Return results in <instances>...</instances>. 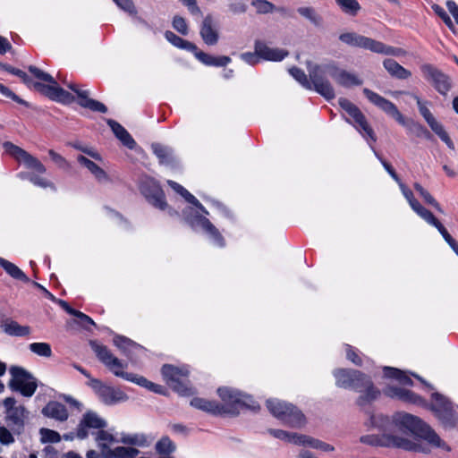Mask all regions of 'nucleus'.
<instances>
[{
  "mask_svg": "<svg viewBox=\"0 0 458 458\" xmlns=\"http://www.w3.org/2000/svg\"><path fill=\"white\" fill-rule=\"evenodd\" d=\"M217 394L224 402L223 404L216 401L195 397L191 401V405L212 415L230 414L235 416L240 413L242 408L252 411L259 409V405L251 396L243 394L238 390L229 387H219Z\"/></svg>",
  "mask_w": 458,
  "mask_h": 458,
  "instance_id": "nucleus-1",
  "label": "nucleus"
},
{
  "mask_svg": "<svg viewBox=\"0 0 458 458\" xmlns=\"http://www.w3.org/2000/svg\"><path fill=\"white\" fill-rule=\"evenodd\" d=\"M335 385L338 387L352 389L361 393L357 399V404L363 406L377 398L380 392L377 390L370 377L363 372L351 369H336L333 371Z\"/></svg>",
  "mask_w": 458,
  "mask_h": 458,
  "instance_id": "nucleus-2",
  "label": "nucleus"
},
{
  "mask_svg": "<svg viewBox=\"0 0 458 458\" xmlns=\"http://www.w3.org/2000/svg\"><path fill=\"white\" fill-rule=\"evenodd\" d=\"M392 421L394 426L403 434L413 436L415 439H424L437 447L450 450L437 434L417 416L399 411L393 415Z\"/></svg>",
  "mask_w": 458,
  "mask_h": 458,
  "instance_id": "nucleus-3",
  "label": "nucleus"
},
{
  "mask_svg": "<svg viewBox=\"0 0 458 458\" xmlns=\"http://www.w3.org/2000/svg\"><path fill=\"white\" fill-rule=\"evenodd\" d=\"M309 77L300 68H289V73L306 89H314L326 99L335 98V89L329 81L325 78L324 64H315L312 62H307Z\"/></svg>",
  "mask_w": 458,
  "mask_h": 458,
  "instance_id": "nucleus-4",
  "label": "nucleus"
},
{
  "mask_svg": "<svg viewBox=\"0 0 458 458\" xmlns=\"http://www.w3.org/2000/svg\"><path fill=\"white\" fill-rule=\"evenodd\" d=\"M363 93L369 102L380 108L386 114L393 117L411 133H414L418 137H425L428 140L432 138L431 133L421 124L411 119H405L393 102L367 88L363 89Z\"/></svg>",
  "mask_w": 458,
  "mask_h": 458,
  "instance_id": "nucleus-5",
  "label": "nucleus"
},
{
  "mask_svg": "<svg viewBox=\"0 0 458 458\" xmlns=\"http://www.w3.org/2000/svg\"><path fill=\"white\" fill-rule=\"evenodd\" d=\"M91 349L96 353L98 359L107 367L116 377H120L127 381L133 382L142 387L148 389L151 381H148L142 376H138L132 373L123 372L122 369L124 368L121 360L114 357L106 345L100 344L96 341L90 342Z\"/></svg>",
  "mask_w": 458,
  "mask_h": 458,
  "instance_id": "nucleus-6",
  "label": "nucleus"
},
{
  "mask_svg": "<svg viewBox=\"0 0 458 458\" xmlns=\"http://www.w3.org/2000/svg\"><path fill=\"white\" fill-rule=\"evenodd\" d=\"M341 42L354 47L369 49L376 54L400 56L407 53L403 48L387 46L380 41L360 35L356 32H346L339 36Z\"/></svg>",
  "mask_w": 458,
  "mask_h": 458,
  "instance_id": "nucleus-7",
  "label": "nucleus"
},
{
  "mask_svg": "<svg viewBox=\"0 0 458 458\" xmlns=\"http://www.w3.org/2000/svg\"><path fill=\"white\" fill-rule=\"evenodd\" d=\"M267 407L275 417L291 427L299 428L305 422L302 412L292 403L277 399H269L267 401Z\"/></svg>",
  "mask_w": 458,
  "mask_h": 458,
  "instance_id": "nucleus-8",
  "label": "nucleus"
},
{
  "mask_svg": "<svg viewBox=\"0 0 458 458\" xmlns=\"http://www.w3.org/2000/svg\"><path fill=\"white\" fill-rule=\"evenodd\" d=\"M12 378L9 387L21 393L25 397L32 396L38 387L37 380L31 373L21 367L13 366L10 369Z\"/></svg>",
  "mask_w": 458,
  "mask_h": 458,
  "instance_id": "nucleus-9",
  "label": "nucleus"
},
{
  "mask_svg": "<svg viewBox=\"0 0 458 458\" xmlns=\"http://www.w3.org/2000/svg\"><path fill=\"white\" fill-rule=\"evenodd\" d=\"M161 373L166 384L182 395L191 394V388L187 386L189 371L185 368H178L174 365L165 364Z\"/></svg>",
  "mask_w": 458,
  "mask_h": 458,
  "instance_id": "nucleus-10",
  "label": "nucleus"
},
{
  "mask_svg": "<svg viewBox=\"0 0 458 458\" xmlns=\"http://www.w3.org/2000/svg\"><path fill=\"white\" fill-rule=\"evenodd\" d=\"M432 399L433 403L430 409L443 426L445 428H454L458 418L452 403L439 393H434Z\"/></svg>",
  "mask_w": 458,
  "mask_h": 458,
  "instance_id": "nucleus-11",
  "label": "nucleus"
},
{
  "mask_svg": "<svg viewBox=\"0 0 458 458\" xmlns=\"http://www.w3.org/2000/svg\"><path fill=\"white\" fill-rule=\"evenodd\" d=\"M87 385L92 388L99 400L106 405H113L127 400V395L119 389L104 384L98 378H90Z\"/></svg>",
  "mask_w": 458,
  "mask_h": 458,
  "instance_id": "nucleus-12",
  "label": "nucleus"
},
{
  "mask_svg": "<svg viewBox=\"0 0 458 458\" xmlns=\"http://www.w3.org/2000/svg\"><path fill=\"white\" fill-rule=\"evenodd\" d=\"M140 189V192L152 206L160 210H165L167 208L164 191L155 179L150 177L142 179Z\"/></svg>",
  "mask_w": 458,
  "mask_h": 458,
  "instance_id": "nucleus-13",
  "label": "nucleus"
},
{
  "mask_svg": "<svg viewBox=\"0 0 458 458\" xmlns=\"http://www.w3.org/2000/svg\"><path fill=\"white\" fill-rule=\"evenodd\" d=\"M420 70L424 79L428 81L439 94L445 96L451 89V79L437 67L430 64H423Z\"/></svg>",
  "mask_w": 458,
  "mask_h": 458,
  "instance_id": "nucleus-14",
  "label": "nucleus"
},
{
  "mask_svg": "<svg viewBox=\"0 0 458 458\" xmlns=\"http://www.w3.org/2000/svg\"><path fill=\"white\" fill-rule=\"evenodd\" d=\"M33 82V88L41 95L48 98L53 101H56L64 105L72 104L75 101L74 96L58 86L57 81L54 79V82Z\"/></svg>",
  "mask_w": 458,
  "mask_h": 458,
  "instance_id": "nucleus-15",
  "label": "nucleus"
},
{
  "mask_svg": "<svg viewBox=\"0 0 458 458\" xmlns=\"http://www.w3.org/2000/svg\"><path fill=\"white\" fill-rule=\"evenodd\" d=\"M339 106L344 110L357 123L358 130L365 137H369L373 142L377 140L372 128L368 123L365 115L350 100L341 98L338 100Z\"/></svg>",
  "mask_w": 458,
  "mask_h": 458,
  "instance_id": "nucleus-16",
  "label": "nucleus"
},
{
  "mask_svg": "<svg viewBox=\"0 0 458 458\" xmlns=\"http://www.w3.org/2000/svg\"><path fill=\"white\" fill-rule=\"evenodd\" d=\"M63 83L77 95V103L80 106L96 113L106 114L107 112V107L105 104L89 97V90L84 89L72 81L66 82L63 81Z\"/></svg>",
  "mask_w": 458,
  "mask_h": 458,
  "instance_id": "nucleus-17",
  "label": "nucleus"
},
{
  "mask_svg": "<svg viewBox=\"0 0 458 458\" xmlns=\"http://www.w3.org/2000/svg\"><path fill=\"white\" fill-rule=\"evenodd\" d=\"M324 71L325 78L330 76L336 83L344 88L360 86L363 83V81L356 74L337 67L333 62L325 64Z\"/></svg>",
  "mask_w": 458,
  "mask_h": 458,
  "instance_id": "nucleus-18",
  "label": "nucleus"
},
{
  "mask_svg": "<svg viewBox=\"0 0 458 458\" xmlns=\"http://www.w3.org/2000/svg\"><path fill=\"white\" fill-rule=\"evenodd\" d=\"M106 420L101 418L96 411H88L82 415L78 424L76 437L81 440L86 439L89 437V429L100 430L106 428Z\"/></svg>",
  "mask_w": 458,
  "mask_h": 458,
  "instance_id": "nucleus-19",
  "label": "nucleus"
},
{
  "mask_svg": "<svg viewBox=\"0 0 458 458\" xmlns=\"http://www.w3.org/2000/svg\"><path fill=\"white\" fill-rule=\"evenodd\" d=\"M29 411L23 405H19L17 409L5 411V422L14 435L20 436L24 432L25 420Z\"/></svg>",
  "mask_w": 458,
  "mask_h": 458,
  "instance_id": "nucleus-20",
  "label": "nucleus"
},
{
  "mask_svg": "<svg viewBox=\"0 0 458 458\" xmlns=\"http://www.w3.org/2000/svg\"><path fill=\"white\" fill-rule=\"evenodd\" d=\"M386 394L389 397L399 399L404 403H413L417 405L424 404V400L422 397L416 394L412 391L403 387L388 386L386 389Z\"/></svg>",
  "mask_w": 458,
  "mask_h": 458,
  "instance_id": "nucleus-21",
  "label": "nucleus"
},
{
  "mask_svg": "<svg viewBox=\"0 0 458 458\" xmlns=\"http://www.w3.org/2000/svg\"><path fill=\"white\" fill-rule=\"evenodd\" d=\"M289 55L284 49L270 48L265 43L257 40L254 53L246 52L241 57H286Z\"/></svg>",
  "mask_w": 458,
  "mask_h": 458,
  "instance_id": "nucleus-22",
  "label": "nucleus"
},
{
  "mask_svg": "<svg viewBox=\"0 0 458 458\" xmlns=\"http://www.w3.org/2000/svg\"><path fill=\"white\" fill-rule=\"evenodd\" d=\"M165 37L167 39V41L170 42L173 46L193 53L195 57H212L211 55H208L204 52L198 50V47L195 44L183 39L182 38L177 36L175 33L170 30L165 31Z\"/></svg>",
  "mask_w": 458,
  "mask_h": 458,
  "instance_id": "nucleus-23",
  "label": "nucleus"
},
{
  "mask_svg": "<svg viewBox=\"0 0 458 458\" xmlns=\"http://www.w3.org/2000/svg\"><path fill=\"white\" fill-rule=\"evenodd\" d=\"M199 33L207 45L213 46L217 43L219 34L217 30L214 27V21L211 14H208L203 19Z\"/></svg>",
  "mask_w": 458,
  "mask_h": 458,
  "instance_id": "nucleus-24",
  "label": "nucleus"
},
{
  "mask_svg": "<svg viewBox=\"0 0 458 458\" xmlns=\"http://www.w3.org/2000/svg\"><path fill=\"white\" fill-rule=\"evenodd\" d=\"M194 223L208 233L217 246L224 247L225 245V239L218 229L207 217L197 215L194 217Z\"/></svg>",
  "mask_w": 458,
  "mask_h": 458,
  "instance_id": "nucleus-25",
  "label": "nucleus"
},
{
  "mask_svg": "<svg viewBox=\"0 0 458 458\" xmlns=\"http://www.w3.org/2000/svg\"><path fill=\"white\" fill-rule=\"evenodd\" d=\"M42 414L58 421H65L69 417L68 411L63 403L55 401L49 402L43 409Z\"/></svg>",
  "mask_w": 458,
  "mask_h": 458,
  "instance_id": "nucleus-26",
  "label": "nucleus"
},
{
  "mask_svg": "<svg viewBox=\"0 0 458 458\" xmlns=\"http://www.w3.org/2000/svg\"><path fill=\"white\" fill-rule=\"evenodd\" d=\"M5 151L13 156L15 159L20 162H23L24 165L30 168L33 162L37 159L30 153L22 149L21 148L13 144L12 142L6 141L4 143Z\"/></svg>",
  "mask_w": 458,
  "mask_h": 458,
  "instance_id": "nucleus-27",
  "label": "nucleus"
},
{
  "mask_svg": "<svg viewBox=\"0 0 458 458\" xmlns=\"http://www.w3.org/2000/svg\"><path fill=\"white\" fill-rule=\"evenodd\" d=\"M400 190L411 206V209L420 216L422 219H424L427 216H428L431 212L424 208L415 198L412 191L403 182L399 184Z\"/></svg>",
  "mask_w": 458,
  "mask_h": 458,
  "instance_id": "nucleus-28",
  "label": "nucleus"
},
{
  "mask_svg": "<svg viewBox=\"0 0 458 458\" xmlns=\"http://www.w3.org/2000/svg\"><path fill=\"white\" fill-rule=\"evenodd\" d=\"M1 327L6 335L11 336L22 337L31 333V329L29 326H21L11 318L4 319L1 324Z\"/></svg>",
  "mask_w": 458,
  "mask_h": 458,
  "instance_id": "nucleus-29",
  "label": "nucleus"
},
{
  "mask_svg": "<svg viewBox=\"0 0 458 458\" xmlns=\"http://www.w3.org/2000/svg\"><path fill=\"white\" fill-rule=\"evenodd\" d=\"M107 124L114 133V135L123 142L124 146L130 149H133L136 146L135 140L130 135V133L123 127L119 123L114 120L108 119Z\"/></svg>",
  "mask_w": 458,
  "mask_h": 458,
  "instance_id": "nucleus-30",
  "label": "nucleus"
},
{
  "mask_svg": "<svg viewBox=\"0 0 458 458\" xmlns=\"http://www.w3.org/2000/svg\"><path fill=\"white\" fill-rule=\"evenodd\" d=\"M387 445L402 448L406 451H423L420 447V445L417 442L394 435H389L387 437Z\"/></svg>",
  "mask_w": 458,
  "mask_h": 458,
  "instance_id": "nucleus-31",
  "label": "nucleus"
},
{
  "mask_svg": "<svg viewBox=\"0 0 458 458\" xmlns=\"http://www.w3.org/2000/svg\"><path fill=\"white\" fill-rule=\"evenodd\" d=\"M151 148L160 164L170 165L174 162V155L171 148L159 143H153Z\"/></svg>",
  "mask_w": 458,
  "mask_h": 458,
  "instance_id": "nucleus-32",
  "label": "nucleus"
},
{
  "mask_svg": "<svg viewBox=\"0 0 458 458\" xmlns=\"http://www.w3.org/2000/svg\"><path fill=\"white\" fill-rule=\"evenodd\" d=\"M383 64L389 74L397 79L404 80L411 75V72L400 65L395 59H385Z\"/></svg>",
  "mask_w": 458,
  "mask_h": 458,
  "instance_id": "nucleus-33",
  "label": "nucleus"
},
{
  "mask_svg": "<svg viewBox=\"0 0 458 458\" xmlns=\"http://www.w3.org/2000/svg\"><path fill=\"white\" fill-rule=\"evenodd\" d=\"M77 160L81 165L85 166L99 182H103L107 179L106 173L93 161L81 155L77 157Z\"/></svg>",
  "mask_w": 458,
  "mask_h": 458,
  "instance_id": "nucleus-34",
  "label": "nucleus"
},
{
  "mask_svg": "<svg viewBox=\"0 0 458 458\" xmlns=\"http://www.w3.org/2000/svg\"><path fill=\"white\" fill-rule=\"evenodd\" d=\"M0 266L5 270L7 274H9L13 278L21 280L22 282L28 283L30 281L29 277L23 273L21 269H20L15 264L0 258Z\"/></svg>",
  "mask_w": 458,
  "mask_h": 458,
  "instance_id": "nucleus-35",
  "label": "nucleus"
},
{
  "mask_svg": "<svg viewBox=\"0 0 458 458\" xmlns=\"http://www.w3.org/2000/svg\"><path fill=\"white\" fill-rule=\"evenodd\" d=\"M384 374L386 377L394 378L399 383L405 386H412L413 382L411 377L406 375L404 371H402L396 368L393 367H384Z\"/></svg>",
  "mask_w": 458,
  "mask_h": 458,
  "instance_id": "nucleus-36",
  "label": "nucleus"
},
{
  "mask_svg": "<svg viewBox=\"0 0 458 458\" xmlns=\"http://www.w3.org/2000/svg\"><path fill=\"white\" fill-rule=\"evenodd\" d=\"M431 130L443 140L450 149H454V144L448 133L445 131L443 125L436 118L428 123Z\"/></svg>",
  "mask_w": 458,
  "mask_h": 458,
  "instance_id": "nucleus-37",
  "label": "nucleus"
},
{
  "mask_svg": "<svg viewBox=\"0 0 458 458\" xmlns=\"http://www.w3.org/2000/svg\"><path fill=\"white\" fill-rule=\"evenodd\" d=\"M114 344L119 348L126 356H129L130 352L134 349L140 348L138 344L123 335H115L114 337Z\"/></svg>",
  "mask_w": 458,
  "mask_h": 458,
  "instance_id": "nucleus-38",
  "label": "nucleus"
},
{
  "mask_svg": "<svg viewBox=\"0 0 458 458\" xmlns=\"http://www.w3.org/2000/svg\"><path fill=\"white\" fill-rule=\"evenodd\" d=\"M155 448L157 454L169 455L175 451L176 445L168 437H163L157 442Z\"/></svg>",
  "mask_w": 458,
  "mask_h": 458,
  "instance_id": "nucleus-39",
  "label": "nucleus"
},
{
  "mask_svg": "<svg viewBox=\"0 0 458 458\" xmlns=\"http://www.w3.org/2000/svg\"><path fill=\"white\" fill-rule=\"evenodd\" d=\"M413 187L415 191L420 195V197L423 199L425 203L432 206L435 208L438 212L444 213L441 206L439 203L435 199V198L426 190L424 189L420 183L415 182L413 184Z\"/></svg>",
  "mask_w": 458,
  "mask_h": 458,
  "instance_id": "nucleus-40",
  "label": "nucleus"
},
{
  "mask_svg": "<svg viewBox=\"0 0 458 458\" xmlns=\"http://www.w3.org/2000/svg\"><path fill=\"white\" fill-rule=\"evenodd\" d=\"M424 220L430 225L436 227L448 244H450L454 240L447 232L445 227L435 217L432 213L427 216Z\"/></svg>",
  "mask_w": 458,
  "mask_h": 458,
  "instance_id": "nucleus-41",
  "label": "nucleus"
},
{
  "mask_svg": "<svg viewBox=\"0 0 458 458\" xmlns=\"http://www.w3.org/2000/svg\"><path fill=\"white\" fill-rule=\"evenodd\" d=\"M335 2L344 13L352 16H355L360 10L357 0H335Z\"/></svg>",
  "mask_w": 458,
  "mask_h": 458,
  "instance_id": "nucleus-42",
  "label": "nucleus"
},
{
  "mask_svg": "<svg viewBox=\"0 0 458 458\" xmlns=\"http://www.w3.org/2000/svg\"><path fill=\"white\" fill-rule=\"evenodd\" d=\"M167 184L178 194H180L187 202L191 204H196L198 203L199 205V201L191 194L184 187H182L178 182L168 180Z\"/></svg>",
  "mask_w": 458,
  "mask_h": 458,
  "instance_id": "nucleus-43",
  "label": "nucleus"
},
{
  "mask_svg": "<svg viewBox=\"0 0 458 458\" xmlns=\"http://www.w3.org/2000/svg\"><path fill=\"white\" fill-rule=\"evenodd\" d=\"M96 441L98 443L99 447L105 451L108 448L107 444H113L118 442L115 437L104 428L98 430L96 434Z\"/></svg>",
  "mask_w": 458,
  "mask_h": 458,
  "instance_id": "nucleus-44",
  "label": "nucleus"
},
{
  "mask_svg": "<svg viewBox=\"0 0 458 458\" xmlns=\"http://www.w3.org/2000/svg\"><path fill=\"white\" fill-rule=\"evenodd\" d=\"M29 349L40 357L50 358L52 356L51 345L47 343H32L29 345Z\"/></svg>",
  "mask_w": 458,
  "mask_h": 458,
  "instance_id": "nucleus-45",
  "label": "nucleus"
},
{
  "mask_svg": "<svg viewBox=\"0 0 458 458\" xmlns=\"http://www.w3.org/2000/svg\"><path fill=\"white\" fill-rule=\"evenodd\" d=\"M269 433L275 437L284 440L288 443L298 444L300 434L289 433L282 429H269Z\"/></svg>",
  "mask_w": 458,
  "mask_h": 458,
  "instance_id": "nucleus-46",
  "label": "nucleus"
},
{
  "mask_svg": "<svg viewBox=\"0 0 458 458\" xmlns=\"http://www.w3.org/2000/svg\"><path fill=\"white\" fill-rule=\"evenodd\" d=\"M115 458H134L140 451L134 447L118 446L110 451Z\"/></svg>",
  "mask_w": 458,
  "mask_h": 458,
  "instance_id": "nucleus-47",
  "label": "nucleus"
},
{
  "mask_svg": "<svg viewBox=\"0 0 458 458\" xmlns=\"http://www.w3.org/2000/svg\"><path fill=\"white\" fill-rule=\"evenodd\" d=\"M120 441L126 445H147V437L143 434L123 435Z\"/></svg>",
  "mask_w": 458,
  "mask_h": 458,
  "instance_id": "nucleus-48",
  "label": "nucleus"
},
{
  "mask_svg": "<svg viewBox=\"0 0 458 458\" xmlns=\"http://www.w3.org/2000/svg\"><path fill=\"white\" fill-rule=\"evenodd\" d=\"M42 443H58L61 441V436L58 432L42 428L39 430Z\"/></svg>",
  "mask_w": 458,
  "mask_h": 458,
  "instance_id": "nucleus-49",
  "label": "nucleus"
},
{
  "mask_svg": "<svg viewBox=\"0 0 458 458\" xmlns=\"http://www.w3.org/2000/svg\"><path fill=\"white\" fill-rule=\"evenodd\" d=\"M251 5L257 10L259 14H266L272 13L275 9V5L267 0H252Z\"/></svg>",
  "mask_w": 458,
  "mask_h": 458,
  "instance_id": "nucleus-50",
  "label": "nucleus"
},
{
  "mask_svg": "<svg viewBox=\"0 0 458 458\" xmlns=\"http://www.w3.org/2000/svg\"><path fill=\"white\" fill-rule=\"evenodd\" d=\"M0 94H2L4 97L8 98L14 102L22 105L26 107H30V105L26 100L21 98L19 96H17L14 92H13L8 87L4 86V84L0 83Z\"/></svg>",
  "mask_w": 458,
  "mask_h": 458,
  "instance_id": "nucleus-51",
  "label": "nucleus"
},
{
  "mask_svg": "<svg viewBox=\"0 0 458 458\" xmlns=\"http://www.w3.org/2000/svg\"><path fill=\"white\" fill-rule=\"evenodd\" d=\"M298 13L307 18L308 20H310L313 24L315 25H319L320 22H321V17L318 16L315 10L311 7H300L298 8Z\"/></svg>",
  "mask_w": 458,
  "mask_h": 458,
  "instance_id": "nucleus-52",
  "label": "nucleus"
},
{
  "mask_svg": "<svg viewBox=\"0 0 458 458\" xmlns=\"http://www.w3.org/2000/svg\"><path fill=\"white\" fill-rule=\"evenodd\" d=\"M411 97L416 101L419 111L427 123L433 120L435 117L430 110L426 106L425 103L415 94H410Z\"/></svg>",
  "mask_w": 458,
  "mask_h": 458,
  "instance_id": "nucleus-53",
  "label": "nucleus"
},
{
  "mask_svg": "<svg viewBox=\"0 0 458 458\" xmlns=\"http://www.w3.org/2000/svg\"><path fill=\"white\" fill-rule=\"evenodd\" d=\"M372 150L375 154V156L377 157V159L381 162L382 165L386 169V171L389 174V175L399 184L402 182L401 179L399 178L398 174L393 168V166L386 162L375 149L372 148Z\"/></svg>",
  "mask_w": 458,
  "mask_h": 458,
  "instance_id": "nucleus-54",
  "label": "nucleus"
},
{
  "mask_svg": "<svg viewBox=\"0 0 458 458\" xmlns=\"http://www.w3.org/2000/svg\"><path fill=\"white\" fill-rule=\"evenodd\" d=\"M29 71L34 77H36L39 81H42L45 82H54V77L52 75H50L47 72H43L41 69H39L36 66L30 65L29 67Z\"/></svg>",
  "mask_w": 458,
  "mask_h": 458,
  "instance_id": "nucleus-55",
  "label": "nucleus"
},
{
  "mask_svg": "<svg viewBox=\"0 0 458 458\" xmlns=\"http://www.w3.org/2000/svg\"><path fill=\"white\" fill-rule=\"evenodd\" d=\"M12 430L4 426H0V443L4 445H9L14 443L15 439Z\"/></svg>",
  "mask_w": 458,
  "mask_h": 458,
  "instance_id": "nucleus-56",
  "label": "nucleus"
},
{
  "mask_svg": "<svg viewBox=\"0 0 458 458\" xmlns=\"http://www.w3.org/2000/svg\"><path fill=\"white\" fill-rule=\"evenodd\" d=\"M173 27L182 35L188 34V26L186 21L182 16H174L173 19Z\"/></svg>",
  "mask_w": 458,
  "mask_h": 458,
  "instance_id": "nucleus-57",
  "label": "nucleus"
},
{
  "mask_svg": "<svg viewBox=\"0 0 458 458\" xmlns=\"http://www.w3.org/2000/svg\"><path fill=\"white\" fill-rule=\"evenodd\" d=\"M432 9L435 12V13L442 19V21L445 22L446 26H448L451 29L454 27L451 18L440 5L434 4L432 5Z\"/></svg>",
  "mask_w": 458,
  "mask_h": 458,
  "instance_id": "nucleus-58",
  "label": "nucleus"
},
{
  "mask_svg": "<svg viewBox=\"0 0 458 458\" xmlns=\"http://www.w3.org/2000/svg\"><path fill=\"white\" fill-rule=\"evenodd\" d=\"M346 358L357 366H361V358L350 344H345Z\"/></svg>",
  "mask_w": 458,
  "mask_h": 458,
  "instance_id": "nucleus-59",
  "label": "nucleus"
},
{
  "mask_svg": "<svg viewBox=\"0 0 458 458\" xmlns=\"http://www.w3.org/2000/svg\"><path fill=\"white\" fill-rule=\"evenodd\" d=\"M319 442H320V440H318V439L313 438V437L306 436V435L300 434L297 445H308L314 449H318Z\"/></svg>",
  "mask_w": 458,
  "mask_h": 458,
  "instance_id": "nucleus-60",
  "label": "nucleus"
},
{
  "mask_svg": "<svg viewBox=\"0 0 458 458\" xmlns=\"http://www.w3.org/2000/svg\"><path fill=\"white\" fill-rule=\"evenodd\" d=\"M121 9L131 13H137L135 5L131 0H113Z\"/></svg>",
  "mask_w": 458,
  "mask_h": 458,
  "instance_id": "nucleus-61",
  "label": "nucleus"
},
{
  "mask_svg": "<svg viewBox=\"0 0 458 458\" xmlns=\"http://www.w3.org/2000/svg\"><path fill=\"white\" fill-rule=\"evenodd\" d=\"M231 59H199L207 66L222 67L225 66Z\"/></svg>",
  "mask_w": 458,
  "mask_h": 458,
  "instance_id": "nucleus-62",
  "label": "nucleus"
},
{
  "mask_svg": "<svg viewBox=\"0 0 458 458\" xmlns=\"http://www.w3.org/2000/svg\"><path fill=\"white\" fill-rule=\"evenodd\" d=\"M48 154H49V157H51V159L59 166V167H62V168H64L66 166H68V163L67 161L65 160L64 157H63L60 154L56 153L55 151H54L53 149H50L48 151Z\"/></svg>",
  "mask_w": 458,
  "mask_h": 458,
  "instance_id": "nucleus-63",
  "label": "nucleus"
},
{
  "mask_svg": "<svg viewBox=\"0 0 458 458\" xmlns=\"http://www.w3.org/2000/svg\"><path fill=\"white\" fill-rule=\"evenodd\" d=\"M30 181L37 185V186H39V187H42V188H47V187H50V188H55L54 187V184L51 182H48L47 180L42 178V177H39L38 175H30Z\"/></svg>",
  "mask_w": 458,
  "mask_h": 458,
  "instance_id": "nucleus-64",
  "label": "nucleus"
}]
</instances>
